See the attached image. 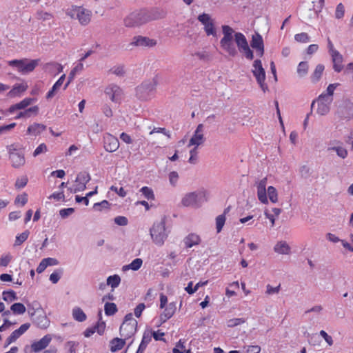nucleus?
Masks as SVG:
<instances>
[{
  "label": "nucleus",
  "instance_id": "obj_1",
  "mask_svg": "<svg viewBox=\"0 0 353 353\" xmlns=\"http://www.w3.org/2000/svg\"><path fill=\"white\" fill-rule=\"evenodd\" d=\"M223 38L220 40L221 48L230 57H234L237 55L238 51L234 44L233 39L238 47L239 50L242 52L248 60L254 59L253 51L250 49L245 35L241 32H235L232 28L228 25L221 26Z\"/></svg>",
  "mask_w": 353,
  "mask_h": 353
},
{
  "label": "nucleus",
  "instance_id": "obj_2",
  "mask_svg": "<svg viewBox=\"0 0 353 353\" xmlns=\"http://www.w3.org/2000/svg\"><path fill=\"white\" fill-rule=\"evenodd\" d=\"M206 201L205 191L198 190L185 194L181 199V204L184 207L198 208Z\"/></svg>",
  "mask_w": 353,
  "mask_h": 353
},
{
  "label": "nucleus",
  "instance_id": "obj_3",
  "mask_svg": "<svg viewBox=\"0 0 353 353\" xmlns=\"http://www.w3.org/2000/svg\"><path fill=\"white\" fill-rule=\"evenodd\" d=\"M66 14L71 19H77L83 26L89 24L92 18V12L82 6H72L66 10Z\"/></svg>",
  "mask_w": 353,
  "mask_h": 353
},
{
  "label": "nucleus",
  "instance_id": "obj_4",
  "mask_svg": "<svg viewBox=\"0 0 353 353\" xmlns=\"http://www.w3.org/2000/svg\"><path fill=\"white\" fill-rule=\"evenodd\" d=\"M39 59H14L9 61L8 64L11 67H14L17 70L22 74H26L32 72L39 65Z\"/></svg>",
  "mask_w": 353,
  "mask_h": 353
},
{
  "label": "nucleus",
  "instance_id": "obj_5",
  "mask_svg": "<svg viewBox=\"0 0 353 353\" xmlns=\"http://www.w3.org/2000/svg\"><path fill=\"white\" fill-rule=\"evenodd\" d=\"M153 242L157 245H162L168 237L165 223L163 220L154 223L150 230Z\"/></svg>",
  "mask_w": 353,
  "mask_h": 353
},
{
  "label": "nucleus",
  "instance_id": "obj_6",
  "mask_svg": "<svg viewBox=\"0 0 353 353\" xmlns=\"http://www.w3.org/2000/svg\"><path fill=\"white\" fill-rule=\"evenodd\" d=\"M137 327V321L133 318L132 314L129 313L125 316L124 321L120 326V334L124 339L132 336Z\"/></svg>",
  "mask_w": 353,
  "mask_h": 353
},
{
  "label": "nucleus",
  "instance_id": "obj_7",
  "mask_svg": "<svg viewBox=\"0 0 353 353\" xmlns=\"http://www.w3.org/2000/svg\"><path fill=\"white\" fill-rule=\"evenodd\" d=\"M252 72L263 92H266L267 91H268V86L265 82V71L263 68L261 60L256 59L254 61L252 64Z\"/></svg>",
  "mask_w": 353,
  "mask_h": 353
},
{
  "label": "nucleus",
  "instance_id": "obj_8",
  "mask_svg": "<svg viewBox=\"0 0 353 353\" xmlns=\"http://www.w3.org/2000/svg\"><path fill=\"white\" fill-rule=\"evenodd\" d=\"M157 43V40L143 36H135L128 45L127 50H132L134 47L153 48Z\"/></svg>",
  "mask_w": 353,
  "mask_h": 353
},
{
  "label": "nucleus",
  "instance_id": "obj_9",
  "mask_svg": "<svg viewBox=\"0 0 353 353\" xmlns=\"http://www.w3.org/2000/svg\"><path fill=\"white\" fill-rule=\"evenodd\" d=\"M197 19L203 26V29L207 36L216 37L214 21L209 14L202 13L198 16Z\"/></svg>",
  "mask_w": 353,
  "mask_h": 353
},
{
  "label": "nucleus",
  "instance_id": "obj_10",
  "mask_svg": "<svg viewBox=\"0 0 353 353\" xmlns=\"http://www.w3.org/2000/svg\"><path fill=\"white\" fill-rule=\"evenodd\" d=\"M156 85L152 81L142 83L136 88V94L141 100H148L155 90Z\"/></svg>",
  "mask_w": 353,
  "mask_h": 353
},
{
  "label": "nucleus",
  "instance_id": "obj_11",
  "mask_svg": "<svg viewBox=\"0 0 353 353\" xmlns=\"http://www.w3.org/2000/svg\"><path fill=\"white\" fill-rule=\"evenodd\" d=\"M105 94L114 103H120L123 97V90L117 85L112 83L105 89Z\"/></svg>",
  "mask_w": 353,
  "mask_h": 353
},
{
  "label": "nucleus",
  "instance_id": "obj_12",
  "mask_svg": "<svg viewBox=\"0 0 353 353\" xmlns=\"http://www.w3.org/2000/svg\"><path fill=\"white\" fill-rule=\"evenodd\" d=\"M336 114L339 117L343 119H350L353 118V103L350 100H345L341 104L337 110Z\"/></svg>",
  "mask_w": 353,
  "mask_h": 353
},
{
  "label": "nucleus",
  "instance_id": "obj_13",
  "mask_svg": "<svg viewBox=\"0 0 353 353\" xmlns=\"http://www.w3.org/2000/svg\"><path fill=\"white\" fill-rule=\"evenodd\" d=\"M203 129L204 127L203 124H199L197 125L194 134L189 141V143L188 145V147L194 145V147L198 148L205 142V138L203 134Z\"/></svg>",
  "mask_w": 353,
  "mask_h": 353
},
{
  "label": "nucleus",
  "instance_id": "obj_14",
  "mask_svg": "<svg viewBox=\"0 0 353 353\" xmlns=\"http://www.w3.org/2000/svg\"><path fill=\"white\" fill-rule=\"evenodd\" d=\"M267 181V178L264 177L262 179L255 182L258 199L263 204L268 203V198L267 196L266 192Z\"/></svg>",
  "mask_w": 353,
  "mask_h": 353
},
{
  "label": "nucleus",
  "instance_id": "obj_15",
  "mask_svg": "<svg viewBox=\"0 0 353 353\" xmlns=\"http://www.w3.org/2000/svg\"><path fill=\"white\" fill-rule=\"evenodd\" d=\"M250 46L253 49L256 50V54L259 57H263L264 54V43L262 36L259 32H255L252 36Z\"/></svg>",
  "mask_w": 353,
  "mask_h": 353
},
{
  "label": "nucleus",
  "instance_id": "obj_16",
  "mask_svg": "<svg viewBox=\"0 0 353 353\" xmlns=\"http://www.w3.org/2000/svg\"><path fill=\"white\" fill-rule=\"evenodd\" d=\"M104 148L107 152H113L119 147L118 139L110 134H105L103 137Z\"/></svg>",
  "mask_w": 353,
  "mask_h": 353
},
{
  "label": "nucleus",
  "instance_id": "obj_17",
  "mask_svg": "<svg viewBox=\"0 0 353 353\" xmlns=\"http://www.w3.org/2000/svg\"><path fill=\"white\" fill-rule=\"evenodd\" d=\"M332 102V101H330V99L327 98V99L324 97L319 96L316 101L317 113L322 116L326 115L330 112V105Z\"/></svg>",
  "mask_w": 353,
  "mask_h": 353
},
{
  "label": "nucleus",
  "instance_id": "obj_18",
  "mask_svg": "<svg viewBox=\"0 0 353 353\" xmlns=\"http://www.w3.org/2000/svg\"><path fill=\"white\" fill-rule=\"evenodd\" d=\"M30 326V323H24L21 325L19 329L12 332L10 336L6 339L5 347H8L10 344L14 342L29 329Z\"/></svg>",
  "mask_w": 353,
  "mask_h": 353
},
{
  "label": "nucleus",
  "instance_id": "obj_19",
  "mask_svg": "<svg viewBox=\"0 0 353 353\" xmlns=\"http://www.w3.org/2000/svg\"><path fill=\"white\" fill-rule=\"evenodd\" d=\"M52 337L50 334L45 335L38 341H35L31 345V348L34 352H39L44 350L50 343Z\"/></svg>",
  "mask_w": 353,
  "mask_h": 353
},
{
  "label": "nucleus",
  "instance_id": "obj_20",
  "mask_svg": "<svg viewBox=\"0 0 353 353\" xmlns=\"http://www.w3.org/2000/svg\"><path fill=\"white\" fill-rule=\"evenodd\" d=\"M333 63V69L335 72H340L343 69V57L339 51H334L330 54Z\"/></svg>",
  "mask_w": 353,
  "mask_h": 353
},
{
  "label": "nucleus",
  "instance_id": "obj_21",
  "mask_svg": "<svg viewBox=\"0 0 353 353\" xmlns=\"http://www.w3.org/2000/svg\"><path fill=\"white\" fill-rule=\"evenodd\" d=\"M14 168H19L25 164L24 154L20 152H12L9 156Z\"/></svg>",
  "mask_w": 353,
  "mask_h": 353
},
{
  "label": "nucleus",
  "instance_id": "obj_22",
  "mask_svg": "<svg viewBox=\"0 0 353 353\" xmlns=\"http://www.w3.org/2000/svg\"><path fill=\"white\" fill-rule=\"evenodd\" d=\"M176 311V305L174 303H169L165 308L163 312L160 315L161 323H165L170 319Z\"/></svg>",
  "mask_w": 353,
  "mask_h": 353
},
{
  "label": "nucleus",
  "instance_id": "obj_23",
  "mask_svg": "<svg viewBox=\"0 0 353 353\" xmlns=\"http://www.w3.org/2000/svg\"><path fill=\"white\" fill-rule=\"evenodd\" d=\"M65 78V74H63L60 77V78L57 81V82L53 85L52 88L46 94V99L50 100L52 99L55 94L58 92L61 86L63 83V81Z\"/></svg>",
  "mask_w": 353,
  "mask_h": 353
},
{
  "label": "nucleus",
  "instance_id": "obj_24",
  "mask_svg": "<svg viewBox=\"0 0 353 353\" xmlns=\"http://www.w3.org/2000/svg\"><path fill=\"white\" fill-rule=\"evenodd\" d=\"M34 101V99L32 98H26L19 103L11 105L8 109V112L10 113H13L16 110L25 109Z\"/></svg>",
  "mask_w": 353,
  "mask_h": 353
},
{
  "label": "nucleus",
  "instance_id": "obj_25",
  "mask_svg": "<svg viewBox=\"0 0 353 353\" xmlns=\"http://www.w3.org/2000/svg\"><path fill=\"white\" fill-rule=\"evenodd\" d=\"M147 14L148 16V22L164 18L166 15V12L163 10L159 8H154L150 10H147Z\"/></svg>",
  "mask_w": 353,
  "mask_h": 353
},
{
  "label": "nucleus",
  "instance_id": "obj_26",
  "mask_svg": "<svg viewBox=\"0 0 353 353\" xmlns=\"http://www.w3.org/2000/svg\"><path fill=\"white\" fill-rule=\"evenodd\" d=\"M274 251L279 254H289L291 248L285 241H280L274 245Z\"/></svg>",
  "mask_w": 353,
  "mask_h": 353
},
{
  "label": "nucleus",
  "instance_id": "obj_27",
  "mask_svg": "<svg viewBox=\"0 0 353 353\" xmlns=\"http://www.w3.org/2000/svg\"><path fill=\"white\" fill-rule=\"evenodd\" d=\"M28 85L25 84L15 85L8 93L9 97H15L19 96L27 90Z\"/></svg>",
  "mask_w": 353,
  "mask_h": 353
},
{
  "label": "nucleus",
  "instance_id": "obj_28",
  "mask_svg": "<svg viewBox=\"0 0 353 353\" xmlns=\"http://www.w3.org/2000/svg\"><path fill=\"white\" fill-rule=\"evenodd\" d=\"M135 17H137V22L139 26L148 22V16L147 14V10H140L134 12Z\"/></svg>",
  "mask_w": 353,
  "mask_h": 353
},
{
  "label": "nucleus",
  "instance_id": "obj_29",
  "mask_svg": "<svg viewBox=\"0 0 353 353\" xmlns=\"http://www.w3.org/2000/svg\"><path fill=\"white\" fill-rule=\"evenodd\" d=\"M46 128V126L43 124L34 123L28 128V133L36 136L44 131Z\"/></svg>",
  "mask_w": 353,
  "mask_h": 353
},
{
  "label": "nucleus",
  "instance_id": "obj_30",
  "mask_svg": "<svg viewBox=\"0 0 353 353\" xmlns=\"http://www.w3.org/2000/svg\"><path fill=\"white\" fill-rule=\"evenodd\" d=\"M200 243V238L198 235L190 234L184 239V243L187 248H192Z\"/></svg>",
  "mask_w": 353,
  "mask_h": 353
},
{
  "label": "nucleus",
  "instance_id": "obj_31",
  "mask_svg": "<svg viewBox=\"0 0 353 353\" xmlns=\"http://www.w3.org/2000/svg\"><path fill=\"white\" fill-rule=\"evenodd\" d=\"M125 340L119 338L112 339L110 341V350L114 352L121 350L125 345Z\"/></svg>",
  "mask_w": 353,
  "mask_h": 353
},
{
  "label": "nucleus",
  "instance_id": "obj_32",
  "mask_svg": "<svg viewBox=\"0 0 353 353\" xmlns=\"http://www.w3.org/2000/svg\"><path fill=\"white\" fill-rule=\"evenodd\" d=\"M143 264V260L140 258H137L133 260L130 264L124 265L123 267V270L126 271L128 270H132L134 271H137L139 270Z\"/></svg>",
  "mask_w": 353,
  "mask_h": 353
},
{
  "label": "nucleus",
  "instance_id": "obj_33",
  "mask_svg": "<svg viewBox=\"0 0 353 353\" xmlns=\"http://www.w3.org/2000/svg\"><path fill=\"white\" fill-rule=\"evenodd\" d=\"M324 69L325 67L322 64H318L316 65L314 71L310 77L312 82L316 83L320 80Z\"/></svg>",
  "mask_w": 353,
  "mask_h": 353
},
{
  "label": "nucleus",
  "instance_id": "obj_34",
  "mask_svg": "<svg viewBox=\"0 0 353 353\" xmlns=\"http://www.w3.org/2000/svg\"><path fill=\"white\" fill-rule=\"evenodd\" d=\"M83 70V64L82 63H79L70 72L68 75V81L65 83L64 86V90L67 88L70 82L74 79L76 74L79 72Z\"/></svg>",
  "mask_w": 353,
  "mask_h": 353
},
{
  "label": "nucleus",
  "instance_id": "obj_35",
  "mask_svg": "<svg viewBox=\"0 0 353 353\" xmlns=\"http://www.w3.org/2000/svg\"><path fill=\"white\" fill-rule=\"evenodd\" d=\"M327 151H335L337 155L342 159H345L347 156V151L345 148L342 146H333L331 143L327 147Z\"/></svg>",
  "mask_w": 353,
  "mask_h": 353
},
{
  "label": "nucleus",
  "instance_id": "obj_36",
  "mask_svg": "<svg viewBox=\"0 0 353 353\" xmlns=\"http://www.w3.org/2000/svg\"><path fill=\"white\" fill-rule=\"evenodd\" d=\"M123 23L125 27L128 28L139 26L138 23L137 22V17H135L134 12L130 13L124 19Z\"/></svg>",
  "mask_w": 353,
  "mask_h": 353
},
{
  "label": "nucleus",
  "instance_id": "obj_37",
  "mask_svg": "<svg viewBox=\"0 0 353 353\" xmlns=\"http://www.w3.org/2000/svg\"><path fill=\"white\" fill-rule=\"evenodd\" d=\"M123 23L125 27L128 28L139 26L138 23L137 22V17H135L134 12L130 13L124 19Z\"/></svg>",
  "mask_w": 353,
  "mask_h": 353
},
{
  "label": "nucleus",
  "instance_id": "obj_38",
  "mask_svg": "<svg viewBox=\"0 0 353 353\" xmlns=\"http://www.w3.org/2000/svg\"><path fill=\"white\" fill-rule=\"evenodd\" d=\"M73 318L79 321L83 322L86 319V315L80 307H74L72 310Z\"/></svg>",
  "mask_w": 353,
  "mask_h": 353
},
{
  "label": "nucleus",
  "instance_id": "obj_39",
  "mask_svg": "<svg viewBox=\"0 0 353 353\" xmlns=\"http://www.w3.org/2000/svg\"><path fill=\"white\" fill-rule=\"evenodd\" d=\"M37 325L42 329H45L49 326L50 321L46 315H39L35 320Z\"/></svg>",
  "mask_w": 353,
  "mask_h": 353
},
{
  "label": "nucleus",
  "instance_id": "obj_40",
  "mask_svg": "<svg viewBox=\"0 0 353 353\" xmlns=\"http://www.w3.org/2000/svg\"><path fill=\"white\" fill-rule=\"evenodd\" d=\"M109 73L113 74L119 77H123L125 74V67L123 65H118L112 67L108 71Z\"/></svg>",
  "mask_w": 353,
  "mask_h": 353
},
{
  "label": "nucleus",
  "instance_id": "obj_41",
  "mask_svg": "<svg viewBox=\"0 0 353 353\" xmlns=\"http://www.w3.org/2000/svg\"><path fill=\"white\" fill-rule=\"evenodd\" d=\"M267 196H268L270 201L276 203L278 202V192L276 189L273 186H269L267 189Z\"/></svg>",
  "mask_w": 353,
  "mask_h": 353
},
{
  "label": "nucleus",
  "instance_id": "obj_42",
  "mask_svg": "<svg viewBox=\"0 0 353 353\" xmlns=\"http://www.w3.org/2000/svg\"><path fill=\"white\" fill-rule=\"evenodd\" d=\"M121 283V277L118 274L110 276L107 279V285H110L112 289L117 288Z\"/></svg>",
  "mask_w": 353,
  "mask_h": 353
},
{
  "label": "nucleus",
  "instance_id": "obj_43",
  "mask_svg": "<svg viewBox=\"0 0 353 353\" xmlns=\"http://www.w3.org/2000/svg\"><path fill=\"white\" fill-rule=\"evenodd\" d=\"M309 65L307 62L301 61L297 67V74L300 77H304L308 72Z\"/></svg>",
  "mask_w": 353,
  "mask_h": 353
},
{
  "label": "nucleus",
  "instance_id": "obj_44",
  "mask_svg": "<svg viewBox=\"0 0 353 353\" xmlns=\"http://www.w3.org/2000/svg\"><path fill=\"white\" fill-rule=\"evenodd\" d=\"M339 85V83L330 84L327 88V90H326L327 92L321 94L320 95V97H324L325 99H327V98H329V99H330V101H333L332 96L334 94V91Z\"/></svg>",
  "mask_w": 353,
  "mask_h": 353
},
{
  "label": "nucleus",
  "instance_id": "obj_45",
  "mask_svg": "<svg viewBox=\"0 0 353 353\" xmlns=\"http://www.w3.org/2000/svg\"><path fill=\"white\" fill-rule=\"evenodd\" d=\"M10 310L14 314H23L26 312V307L21 303H15L11 305Z\"/></svg>",
  "mask_w": 353,
  "mask_h": 353
},
{
  "label": "nucleus",
  "instance_id": "obj_46",
  "mask_svg": "<svg viewBox=\"0 0 353 353\" xmlns=\"http://www.w3.org/2000/svg\"><path fill=\"white\" fill-rule=\"evenodd\" d=\"M105 314L112 316L117 312V307L114 303H106L104 306Z\"/></svg>",
  "mask_w": 353,
  "mask_h": 353
},
{
  "label": "nucleus",
  "instance_id": "obj_47",
  "mask_svg": "<svg viewBox=\"0 0 353 353\" xmlns=\"http://www.w3.org/2000/svg\"><path fill=\"white\" fill-rule=\"evenodd\" d=\"M29 234L30 232L28 230H26L19 235L17 236L14 245L18 246L21 245L23 242H25L27 240Z\"/></svg>",
  "mask_w": 353,
  "mask_h": 353
},
{
  "label": "nucleus",
  "instance_id": "obj_48",
  "mask_svg": "<svg viewBox=\"0 0 353 353\" xmlns=\"http://www.w3.org/2000/svg\"><path fill=\"white\" fill-rule=\"evenodd\" d=\"M90 180V174L85 172H80L76 179V182L85 184Z\"/></svg>",
  "mask_w": 353,
  "mask_h": 353
},
{
  "label": "nucleus",
  "instance_id": "obj_49",
  "mask_svg": "<svg viewBox=\"0 0 353 353\" xmlns=\"http://www.w3.org/2000/svg\"><path fill=\"white\" fill-rule=\"evenodd\" d=\"M17 299L16 293L13 290L4 291L3 292V299L5 301L12 302Z\"/></svg>",
  "mask_w": 353,
  "mask_h": 353
},
{
  "label": "nucleus",
  "instance_id": "obj_50",
  "mask_svg": "<svg viewBox=\"0 0 353 353\" xmlns=\"http://www.w3.org/2000/svg\"><path fill=\"white\" fill-rule=\"evenodd\" d=\"M140 192L142 193V194L148 200H154V194L153 192V190L147 186L143 187Z\"/></svg>",
  "mask_w": 353,
  "mask_h": 353
},
{
  "label": "nucleus",
  "instance_id": "obj_51",
  "mask_svg": "<svg viewBox=\"0 0 353 353\" xmlns=\"http://www.w3.org/2000/svg\"><path fill=\"white\" fill-rule=\"evenodd\" d=\"M225 214L219 215L216 218V232L218 233H219L221 231V230L225 224Z\"/></svg>",
  "mask_w": 353,
  "mask_h": 353
},
{
  "label": "nucleus",
  "instance_id": "obj_52",
  "mask_svg": "<svg viewBox=\"0 0 353 353\" xmlns=\"http://www.w3.org/2000/svg\"><path fill=\"white\" fill-rule=\"evenodd\" d=\"M12 256L10 253L3 254L0 257V267H6L10 263Z\"/></svg>",
  "mask_w": 353,
  "mask_h": 353
},
{
  "label": "nucleus",
  "instance_id": "obj_53",
  "mask_svg": "<svg viewBox=\"0 0 353 353\" xmlns=\"http://www.w3.org/2000/svg\"><path fill=\"white\" fill-rule=\"evenodd\" d=\"M190 157L188 159V162L191 164H196L198 161V152L197 148L194 147L190 151Z\"/></svg>",
  "mask_w": 353,
  "mask_h": 353
},
{
  "label": "nucleus",
  "instance_id": "obj_54",
  "mask_svg": "<svg viewBox=\"0 0 353 353\" xmlns=\"http://www.w3.org/2000/svg\"><path fill=\"white\" fill-rule=\"evenodd\" d=\"M294 39L299 43H307L310 41V37L307 33L301 32L295 34Z\"/></svg>",
  "mask_w": 353,
  "mask_h": 353
},
{
  "label": "nucleus",
  "instance_id": "obj_55",
  "mask_svg": "<svg viewBox=\"0 0 353 353\" xmlns=\"http://www.w3.org/2000/svg\"><path fill=\"white\" fill-rule=\"evenodd\" d=\"M345 14V7L343 3H340L336 6L335 10V17L337 19H342Z\"/></svg>",
  "mask_w": 353,
  "mask_h": 353
},
{
  "label": "nucleus",
  "instance_id": "obj_56",
  "mask_svg": "<svg viewBox=\"0 0 353 353\" xmlns=\"http://www.w3.org/2000/svg\"><path fill=\"white\" fill-rule=\"evenodd\" d=\"M150 340L151 339L150 336H143L141 343L136 353H143Z\"/></svg>",
  "mask_w": 353,
  "mask_h": 353
},
{
  "label": "nucleus",
  "instance_id": "obj_57",
  "mask_svg": "<svg viewBox=\"0 0 353 353\" xmlns=\"http://www.w3.org/2000/svg\"><path fill=\"white\" fill-rule=\"evenodd\" d=\"M245 322V320L243 318H234L230 319L228 321V326L230 327H233L237 326L239 325L243 324Z\"/></svg>",
  "mask_w": 353,
  "mask_h": 353
},
{
  "label": "nucleus",
  "instance_id": "obj_58",
  "mask_svg": "<svg viewBox=\"0 0 353 353\" xmlns=\"http://www.w3.org/2000/svg\"><path fill=\"white\" fill-rule=\"evenodd\" d=\"M243 353H259L261 352V347L259 345H249L243 347Z\"/></svg>",
  "mask_w": 353,
  "mask_h": 353
},
{
  "label": "nucleus",
  "instance_id": "obj_59",
  "mask_svg": "<svg viewBox=\"0 0 353 353\" xmlns=\"http://www.w3.org/2000/svg\"><path fill=\"white\" fill-rule=\"evenodd\" d=\"M28 183V178L27 176H22L20 179H17L15 182V188L17 189H21L24 188Z\"/></svg>",
  "mask_w": 353,
  "mask_h": 353
},
{
  "label": "nucleus",
  "instance_id": "obj_60",
  "mask_svg": "<svg viewBox=\"0 0 353 353\" xmlns=\"http://www.w3.org/2000/svg\"><path fill=\"white\" fill-rule=\"evenodd\" d=\"M48 151L47 146L45 143L40 144L34 151L33 156L37 157L42 153H46Z\"/></svg>",
  "mask_w": 353,
  "mask_h": 353
},
{
  "label": "nucleus",
  "instance_id": "obj_61",
  "mask_svg": "<svg viewBox=\"0 0 353 353\" xmlns=\"http://www.w3.org/2000/svg\"><path fill=\"white\" fill-rule=\"evenodd\" d=\"M280 287L281 285H279L278 286L276 287H272V285H268L266 286V292L265 293L268 295H271V294H278L280 291Z\"/></svg>",
  "mask_w": 353,
  "mask_h": 353
},
{
  "label": "nucleus",
  "instance_id": "obj_62",
  "mask_svg": "<svg viewBox=\"0 0 353 353\" xmlns=\"http://www.w3.org/2000/svg\"><path fill=\"white\" fill-rule=\"evenodd\" d=\"M299 172L301 177L306 179L310 174V169L308 166L304 165L300 168Z\"/></svg>",
  "mask_w": 353,
  "mask_h": 353
},
{
  "label": "nucleus",
  "instance_id": "obj_63",
  "mask_svg": "<svg viewBox=\"0 0 353 353\" xmlns=\"http://www.w3.org/2000/svg\"><path fill=\"white\" fill-rule=\"evenodd\" d=\"M74 212V209L72 208L62 209L59 211V214L63 219H65L71 215Z\"/></svg>",
  "mask_w": 353,
  "mask_h": 353
},
{
  "label": "nucleus",
  "instance_id": "obj_64",
  "mask_svg": "<svg viewBox=\"0 0 353 353\" xmlns=\"http://www.w3.org/2000/svg\"><path fill=\"white\" fill-rule=\"evenodd\" d=\"M179 179V174L176 172L172 171L169 174V181L172 185L175 186Z\"/></svg>",
  "mask_w": 353,
  "mask_h": 353
}]
</instances>
